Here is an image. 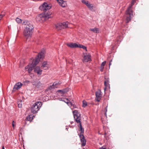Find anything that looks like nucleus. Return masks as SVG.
I'll use <instances>...</instances> for the list:
<instances>
[{
  "label": "nucleus",
  "mask_w": 149,
  "mask_h": 149,
  "mask_svg": "<svg viewBox=\"0 0 149 149\" xmlns=\"http://www.w3.org/2000/svg\"><path fill=\"white\" fill-rule=\"evenodd\" d=\"M78 47L82 48L86 50V47L84 45H79V47Z\"/></svg>",
  "instance_id": "nucleus-28"
},
{
  "label": "nucleus",
  "mask_w": 149,
  "mask_h": 149,
  "mask_svg": "<svg viewBox=\"0 0 149 149\" xmlns=\"http://www.w3.org/2000/svg\"><path fill=\"white\" fill-rule=\"evenodd\" d=\"M111 64V63L110 62L109 64V65L110 66Z\"/></svg>",
  "instance_id": "nucleus-41"
},
{
  "label": "nucleus",
  "mask_w": 149,
  "mask_h": 149,
  "mask_svg": "<svg viewBox=\"0 0 149 149\" xmlns=\"http://www.w3.org/2000/svg\"><path fill=\"white\" fill-rule=\"evenodd\" d=\"M44 50H42L38 54V56L35 60H33L32 63L29 64L25 67L26 71H28L29 73L34 69L35 66L39 63L40 59L43 58L44 56Z\"/></svg>",
  "instance_id": "nucleus-2"
},
{
  "label": "nucleus",
  "mask_w": 149,
  "mask_h": 149,
  "mask_svg": "<svg viewBox=\"0 0 149 149\" xmlns=\"http://www.w3.org/2000/svg\"><path fill=\"white\" fill-rule=\"evenodd\" d=\"M105 135H106V133H105Z\"/></svg>",
  "instance_id": "nucleus-43"
},
{
  "label": "nucleus",
  "mask_w": 149,
  "mask_h": 149,
  "mask_svg": "<svg viewBox=\"0 0 149 149\" xmlns=\"http://www.w3.org/2000/svg\"><path fill=\"white\" fill-rule=\"evenodd\" d=\"M87 6L90 10H92L93 9V6L92 4H91L90 3L88 4Z\"/></svg>",
  "instance_id": "nucleus-24"
},
{
  "label": "nucleus",
  "mask_w": 149,
  "mask_h": 149,
  "mask_svg": "<svg viewBox=\"0 0 149 149\" xmlns=\"http://www.w3.org/2000/svg\"><path fill=\"white\" fill-rule=\"evenodd\" d=\"M90 31H93L94 33H99V29L97 28H95L93 29H89Z\"/></svg>",
  "instance_id": "nucleus-19"
},
{
  "label": "nucleus",
  "mask_w": 149,
  "mask_h": 149,
  "mask_svg": "<svg viewBox=\"0 0 149 149\" xmlns=\"http://www.w3.org/2000/svg\"><path fill=\"white\" fill-rule=\"evenodd\" d=\"M33 32V30L25 29L23 32L24 35L26 38L28 39L32 36Z\"/></svg>",
  "instance_id": "nucleus-6"
},
{
  "label": "nucleus",
  "mask_w": 149,
  "mask_h": 149,
  "mask_svg": "<svg viewBox=\"0 0 149 149\" xmlns=\"http://www.w3.org/2000/svg\"><path fill=\"white\" fill-rule=\"evenodd\" d=\"M62 1H64V0H62Z\"/></svg>",
  "instance_id": "nucleus-46"
},
{
  "label": "nucleus",
  "mask_w": 149,
  "mask_h": 149,
  "mask_svg": "<svg viewBox=\"0 0 149 149\" xmlns=\"http://www.w3.org/2000/svg\"><path fill=\"white\" fill-rule=\"evenodd\" d=\"M108 81H105L104 82V86L106 87H107L108 86Z\"/></svg>",
  "instance_id": "nucleus-29"
},
{
  "label": "nucleus",
  "mask_w": 149,
  "mask_h": 149,
  "mask_svg": "<svg viewBox=\"0 0 149 149\" xmlns=\"http://www.w3.org/2000/svg\"><path fill=\"white\" fill-rule=\"evenodd\" d=\"M67 100V101L66 103L68 105H69V104H71L70 102H69L68 101V100Z\"/></svg>",
  "instance_id": "nucleus-35"
},
{
  "label": "nucleus",
  "mask_w": 149,
  "mask_h": 149,
  "mask_svg": "<svg viewBox=\"0 0 149 149\" xmlns=\"http://www.w3.org/2000/svg\"><path fill=\"white\" fill-rule=\"evenodd\" d=\"M67 45L71 48L78 47L79 45L76 43H70L67 44Z\"/></svg>",
  "instance_id": "nucleus-16"
},
{
  "label": "nucleus",
  "mask_w": 149,
  "mask_h": 149,
  "mask_svg": "<svg viewBox=\"0 0 149 149\" xmlns=\"http://www.w3.org/2000/svg\"><path fill=\"white\" fill-rule=\"evenodd\" d=\"M107 106H106V107L105 108V113L104 115H105V116L106 117L107 116Z\"/></svg>",
  "instance_id": "nucleus-31"
},
{
  "label": "nucleus",
  "mask_w": 149,
  "mask_h": 149,
  "mask_svg": "<svg viewBox=\"0 0 149 149\" xmlns=\"http://www.w3.org/2000/svg\"><path fill=\"white\" fill-rule=\"evenodd\" d=\"M22 24L23 25H25V26H24L25 29L33 30L34 27L31 22L27 20H25L23 21Z\"/></svg>",
  "instance_id": "nucleus-5"
},
{
  "label": "nucleus",
  "mask_w": 149,
  "mask_h": 149,
  "mask_svg": "<svg viewBox=\"0 0 149 149\" xmlns=\"http://www.w3.org/2000/svg\"><path fill=\"white\" fill-rule=\"evenodd\" d=\"M66 129L68 130V128H66Z\"/></svg>",
  "instance_id": "nucleus-44"
},
{
  "label": "nucleus",
  "mask_w": 149,
  "mask_h": 149,
  "mask_svg": "<svg viewBox=\"0 0 149 149\" xmlns=\"http://www.w3.org/2000/svg\"><path fill=\"white\" fill-rule=\"evenodd\" d=\"M106 61H104L102 63L101 66L104 67L106 64Z\"/></svg>",
  "instance_id": "nucleus-30"
},
{
  "label": "nucleus",
  "mask_w": 149,
  "mask_h": 149,
  "mask_svg": "<svg viewBox=\"0 0 149 149\" xmlns=\"http://www.w3.org/2000/svg\"><path fill=\"white\" fill-rule=\"evenodd\" d=\"M57 2L59 3V5L62 7H65L67 6V1H62V0H57Z\"/></svg>",
  "instance_id": "nucleus-12"
},
{
  "label": "nucleus",
  "mask_w": 149,
  "mask_h": 149,
  "mask_svg": "<svg viewBox=\"0 0 149 149\" xmlns=\"http://www.w3.org/2000/svg\"><path fill=\"white\" fill-rule=\"evenodd\" d=\"M17 103L18 105V107L19 108H21L22 107V101L21 100H18L17 101Z\"/></svg>",
  "instance_id": "nucleus-22"
},
{
  "label": "nucleus",
  "mask_w": 149,
  "mask_h": 149,
  "mask_svg": "<svg viewBox=\"0 0 149 149\" xmlns=\"http://www.w3.org/2000/svg\"><path fill=\"white\" fill-rule=\"evenodd\" d=\"M126 14L127 15L126 19V23L127 24L130 21L131 19V16L133 15L132 12L129 11V12L127 13V10H126Z\"/></svg>",
  "instance_id": "nucleus-10"
},
{
  "label": "nucleus",
  "mask_w": 149,
  "mask_h": 149,
  "mask_svg": "<svg viewBox=\"0 0 149 149\" xmlns=\"http://www.w3.org/2000/svg\"><path fill=\"white\" fill-rule=\"evenodd\" d=\"M60 92L61 94H62V91H59L58 92Z\"/></svg>",
  "instance_id": "nucleus-40"
},
{
  "label": "nucleus",
  "mask_w": 149,
  "mask_h": 149,
  "mask_svg": "<svg viewBox=\"0 0 149 149\" xmlns=\"http://www.w3.org/2000/svg\"><path fill=\"white\" fill-rule=\"evenodd\" d=\"M51 8V6H49L48 4L46 3H43L39 7L40 10L43 11L44 12H45L47 10L50 9Z\"/></svg>",
  "instance_id": "nucleus-7"
},
{
  "label": "nucleus",
  "mask_w": 149,
  "mask_h": 149,
  "mask_svg": "<svg viewBox=\"0 0 149 149\" xmlns=\"http://www.w3.org/2000/svg\"><path fill=\"white\" fill-rule=\"evenodd\" d=\"M134 3H132L131 2V4L129 5L128 8L127 10V13L130 12H132V10L131 9V8H132V6L134 5Z\"/></svg>",
  "instance_id": "nucleus-20"
},
{
  "label": "nucleus",
  "mask_w": 149,
  "mask_h": 149,
  "mask_svg": "<svg viewBox=\"0 0 149 149\" xmlns=\"http://www.w3.org/2000/svg\"><path fill=\"white\" fill-rule=\"evenodd\" d=\"M32 84L39 89H42L44 87L43 84L41 83L39 81H33L32 82Z\"/></svg>",
  "instance_id": "nucleus-8"
},
{
  "label": "nucleus",
  "mask_w": 149,
  "mask_h": 149,
  "mask_svg": "<svg viewBox=\"0 0 149 149\" xmlns=\"http://www.w3.org/2000/svg\"><path fill=\"white\" fill-rule=\"evenodd\" d=\"M51 15L50 13L45 14H41L38 15L36 17V20L37 21L40 22H41L47 19V17Z\"/></svg>",
  "instance_id": "nucleus-3"
},
{
  "label": "nucleus",
  "mask_w": 149,
  "mask_h": 149,
  "mask_svg": "<svg viewBox=\"0 0 149 149\" xmlns=\"http://www.w3.org/2000/svg\"><path fill=\"white\" fill-rule=\"evenodd\" d=\"M49 67L48 64L47 63V61H44L41 66L42 68L44 70H46Z\"/></svg>",
  "instance_id": "nucleus-15"
},
{
  "label": "nucleus",
  "mask_w": 149,
  "mask_h": 149,
  "mask_svg": "<svg viewBox=\"0 0 149 149\" xmlns=\"http://www.w3.org/2000/svg\"><path fill=\"white\" fill-rule=\"evenodd\" d=\"M91 60V56L89 54H87L84 56V58L83 62H88Z\"/></svg>",
  "instance_id": "nucleus-14"
},
{
  "label": "nucleus",
  "mask_w": 149,
  "mask_h": 149,
  "mask_svg": "<svg viewBox=\"0 0 149 149\" xmlns=\"http://www.w3.org/2000/svg\"><path fill=\"white\" fill-rule=\"evenodd\" d=\"M30 82L29 81L27 80L25 81V82L28 84Z\"/></svg>",
  "instance_id": "nucleus-38"
},
{
  "label": "nucleus",
  "mask_w": 149,
  "mask_h": 149,
  "mask_svg": "<svg viewBox=\"0 0 149 149\" xmlns=\"http://www.w3.org/2000/svg\"><path fill=\"white\" fill-rule=\"evenodd\" d=\"M2 149H5L4 147L3 146L2 147Z\"/></svg>",
  "instance_id": "nucleus-39"
},
{
  "label": "nucleus",
  "mask_w": 149,
  "mask_h": 149,
  "mask_svg": "<svg viewBox=\"0 0 149 149\" xmlns=\"http://www.w3.org/2000/svg\"><path fill=\"white\" fill-rule=\"evenodd\" d=\"M73 113L75 121L77 123H79V127L80 128V132L79 134H78L79 136L80 141L81 142V146H84L86 144V141L83 133L84 132V129L82 127L81 120V114L77 110H75L73 111Z\"/></svg>",
  "instance_id": "nucleus-1"
},
{
  "label": "nucleus",
  "mask_w": 149,
  "mask_h": 149,
  "mask_svg": "<svg viewBox=\"0 0 149 149\" xmlns=\"http://www.w3.org/2000/svg\"><path fill=\"white\" fill-rule=\"evenodd\" d=\"M99 149H106V148L105 147H104L103 146L100 148Z\"/></svg>",
  "instance_id": "nucleus-36"
},
{
  "label": "nucleus",
  "mask_w": 149,
  "mask_h": 149,
  "mask_svg": "<svg viewBox=\"0 0 149 149\" xmlns=\"http://www.w3.org/2000/svg\"><path fill=\"white\" fill-rule=\"evenodd\" d=\"M100 70L101 72H103V69H104V67L100 66Z\"/></svg>",
  "instance_id": "nucleus-33"
},
{
  "label": "nucleus",
  "mask_w": 149,
  "mask_h": 149,
  "mask_svg": "<svg viewBox=\"0 0 149 149\" xmlns=\"http://www.w3.org/2000/svg\"><path fill=\"white\" fill-rule=\"evenodd\" d=\"M81 2L85 4L86 6L89 3L88 2V1H86L85 0H82L81 1Z\"/></svg>",
  "instance_id": "nucleus-25"
},
{
  "label": "nucleus",
  "mask_w": 149,
  "mask_h": 149,
  "mask_svg": "<svg viewBox=\"0 0 149 149\" xmlns=\"http://www.w3.org/2000/svg\"><path fill=\"white\" fill-rule=\"evenodd\" d=\"M16 21L18 23H20L22 22V20L18 18H17L16 19Z\"/></svg>",
  "instance_id": "nucleus-26"
},
{
  "label": "nucleus",
  "mask_w": 149,
  "mask_h": 149,
  "mask_svg": "<svg viewBox=\"0 0 149 149\" xmlns=\"http://www.w3.org/2000/svg\"><path fill=\"white\" fill-rule=\"evenodd\" d=\"M67 22H64L62 23H61L62 24V26L63 27V28H65L68 27V24L67 23Z\"/></svg>",
  "instance_id": "nucleus-23"
},
{
  "label": "nucleus",
  "mask_w": 149,
  "mask_h": 149,
  "mask_svg": "<svg viewBox=\"0 0 149 149\" xmlns=\"http://www.w3.org/2000/svg\"><path fill=\"white\" fill-rule=\"evenodd\" d=\"M87 102L85 101H83V105L82 106L83 107H85L87 105Z\"/></svg>",
  "instance_id": "nucleus-27"
},
{
  "label": "nucleus",
  "mask_w": 149,
  "mask_h": 149,
  "mask_svg": "<svg viewBox=\"0 0 149 149\" xmlns=\"http://www.w3.org/2000/svg\"><path fill=\"white\" fill-rule=\"evenodd\" d=\"M101 91L99 90L95 92L96 98L95 100L98 102L100 101L101 97L102 94Z\"/></svg>",
  "instance_id": "nucleus-9"
},
{
  "label": "nucleus",
  "mask_w": 149,
  "mask_h": 149,
  "mask_svg": "<svg viewBox=\"0 0 149 149\" xmlns=\"http://www.w3.org/2000/svg\"><path fill=\"white\" fill-rule=\"evenodd\" d=\"M58 84V83L54 82L52 85L49 86L47 88V90H51L54 88H56V85Z\"/></svg>",
  "instance_id": "nucleus-17"
},
{
  "label": "nucleus",
  "mask_w": 149,
  "mask_h": 149,
  "mask_svg": "<svg viewBox=\"0 0 149 149\" xmlns=\"http://www.w3.org/2000/svg\"><path fill=\"white\" fill-rule=\"evenodd\" d=\"M63 101H64V102H65V101H64V100H63Z\"/></svg>",
  "instance_id": "nucleus-42"
},
{
  "label": "nucleus",
  "mask_w": 149,
  "mask_h": 149,
  "mask_svg": "<svg viewBox=\"0 0 149 149\" xmlns=\"http://www.w3.org/2000/svg\"><path fill=\"white\" fill-rule=\"evenodd\" d=\"M59 91H62V94L63 95L68 91V89L67 88H65L62 90H59L57 91V92Z\"/></svg>",
  "instance_id": "nucleus-21"
},
{
  "label": "nucleus",
  "mask_w": 149,
  "mask_h": 149,
  "mask_svg": "<svg viewBox=\"0 0 149 149\" xmlns=\"http://www.w3.org/2000/svg\"><path fill=\"white\" fill-rule=\"evenodd\" d=\"M132 2L134 3L136 2V0H132Z\"/></svg>",
  "instance_id": "nucleus-37"
},
{
  "label": "nucleus",
  "mask_w": 149,
  "mask_h": 149,
  "mask_svg": "<svg viewBox=\"0 0 149 149\" xmlns=\"http://www.w3.org/2000/svg\"><path fill=\"white\" fill-rule=\"evenodd\" d=\"M34 71L38 75H40L42 74V70L40 69L39 67L37 66L34 69Z\"/></svg>",
  "instance_id": "nucleus-13"
},
{
  "label": "nucleus",
  "mask_w": 149,
  "mask_h": 149,
  "mask_svg": "<svg viewBox=\"0 0 149 149\" xmlns=\"http://www.w3.org/2000/svg\"><path fill=\"white\" fill-rule=\"evenodd\" d=\"M22 84L20 82H18L14 86L13 88V91H15L16 90L19 89L22 87Z\"/></svg>",
  "instance_id": "nucleus-11"
},
{
  "label": "nucleus",
  "mask_w": 149,
  "mask_h": 149,
  "mask_svg": "<svg viewBox=\"0 0 149 149\" xmlns=\"http://www.w3.org/2000/svg\"><path fill=\"white\" fill-rule=\"evenodd\" d=\"M15 123V122H14V120H13L12 122V126L13 127H14L15 126L14 123Z\"/></svg>",
  "instance_id": "nucleus-34"
},
{
  "label": "nucleus",
  "mask_w": 149,
  "mask_h": 149,
  "mask_svg": "<svg viewBox=\"0 0 149 149\" xmlns=\"http://www.w3.org/2000/svg\"><path fill=\"white\" fill-rule=\"evenodd\" d=\"M62 25V24L61 23L56 24L55 25L56 29L57 30H59L63 29Z\"/></svg>",
  "instance_id": "nucleus-18"
},
{
  "label": "nucleus",
  "mask_w": 149,
  "mask_h": 149,
  "mask_svg": "<svg viewBox=\"0 0 149 149\" xmlns=\"http://www.w3.org/2000/svg\"><path fill=\"white\" fill-rule=\"evenodd\" d=\"M31 116H28L27 118V120H31L32 119V118H31V117H30Z\"/></svg>",
  "instance_id": "nucleus-32"
},
{
  "label": "nucleus",
  "mask_w": 149,
  "mask_h": 149,
  "mask_svg": "<svg viewBox=\"0 0 149 149\" xmlns=\"http://www.w3.org/2000/svg\"><path fill=\"white\" fill-rule=\"evenodd\" d=\"M33 1H35V0H33Z\"/></svg>",
  "instance_id": "nucleus-45"
},
{
  "label": "nucleus",
  "mask_w": 149,
  "mask_h": 149,
  "mask_svg": "<svg viewBox=\"0 0 149 149\" xmlns=\"http://www.w3.org/2000/svg\"><path fill=\"white\" fill-rule=\"evenodd\" d=\"M42 105V103L40 102H37L33 104L31 107V111L35 113L37 112Z\"/></svg>",
  "instance_id": "nucleus-4"
}]
</instances>
